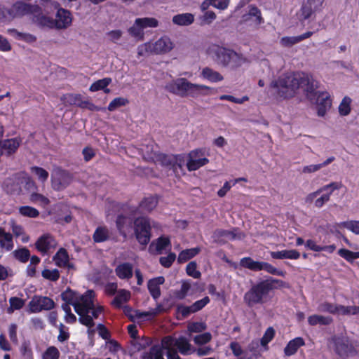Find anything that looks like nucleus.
<instances>
[{"mask_svg":"<svg viewBox=\"0 0 359 359\" xmlns=\"http://www.w3.org/2000/svg\"><path fill=\"white\" fill-rule=\"evenodd\" d=\"M351 99L348 97H344L339 106V112L341 116H347L351 111Z\"/></svg>","mask_w":359,"mask_h":359,"instance_id":"nucleus-42","label":"nucleus"},{"mask_svg":"<svg viewBox=\"0 0 359 359\" xmlns=\"http://www.w3.org/2000/svg\"><path fill=\"white\" fill-rule=\"evenodd\" d=\"M56 244L53 237L49 233H46L38 238L35 246L39 252L45 254L48 252L50 248H55Z\"/></svg>","mask_w":359,"mask_h":359,"instance_id":"nucleus-14","label":"nucleus"},{"mask_svg":"<svg viewBox=\"0 0 359 359\" xmlns=\"http://www.w3.org/2000/svg\"><path fill=\"white\" fill-rule=\"evenodd\" d=\"M230 54L231 57L229 59V65L228 67L231 68V69H236L248 62V60L245 57H244L242 54L238 53L233 50H232Z\"/></svg>","mask_w":359,"mask_h":359,"instance_id":"nucleus-21","label":"nucleus"},{"mask_svg":"<svg viewBox=\"0 0 359 359\" xmlns=\"http://www.w3.org/2000/svg\"><path fill=\"white\" fill-rule=\"evenodd\" d=\"M194 16L191 13L178 14L172 18V22L180 26H188L193 23Z\"/></svg>","mask_w":359,"mask_h":359,"instance_id":"nucleus-25","label":"nucleus"},{"mask_svg":"<svg viewBox=\"0 0 359 359\" xmlns=\"http://www.w3.org/2000/svg\"><path fill=\"white\" fill-rule=\"evenodd\" d=\"M3 238L1 241V246L5 248L7 250H12L13 247L12 235L10 233L4 231Z\"/></svg>","mask_w":359,"mask_h":359,"instance_id":"nucleus-51","label":"nucleus"},{"mask_svg":"<svg viewBox=\"0 0 359 359\" xmlns=\"http://www.w3.org/2000/svg\"><path fill=\"white\" fill-rule=\"evenodd\" d=\"M111 82V79L104 78L94 82L90 87V90L92 92L103 90L105 93H109L110 90L107 88V86Z\"/></svg>","mask_w":359,"mask_h":359,"instance_id":"nucleus-28","label":"nucleus"},{"mask_svg":"<svg viewBox=\"0 0 359 359\" xmlns=\"http://www.w3.org/2000/svg\"><path fill=\"white\" fill-rule=\"evenodd\" d=\"M135 24L140 25L142 29L147 27H156L158 25V22L156 18H137L135 20Z\"/></svg>","mask_w":359,"mask_h":359,"instance_id":"nucleus-37","label":"nucleus"},{"mask_svg":"<svg viewBox=\"0 0 359 359\" xmlns=\"http://www.w3.org/2000/svg\"><path fill=\"white\" fill-rule=\"evenodd\" d=\"M148 158L159 162L163 166L172 170L174 162L176 161L175 155H166L162 153L151 154L149 155Z\"/></svg>","mask_w":359,"mask_h":359,"instance_id":"nucleus-15","label":"nucleus"},{"mask_svg":"<svg viewBox=\"0 0 359 359\" xmlns=\"http://www.w3.org/2000/svg\"><path fill=\"white\" fill-rule=\"evenodd\" d=\"M213 238L218 243H225L224 238L230 240L235 239H243L245 237V234L241 232H237V229H234L232 231L224 230V229H217L213 233Z\"/></svg>","mask_w":359,"mask_h":359,"instance_id":"nucleus-11","label":"nucleus"},{"mask_svg":"<svg viewBox=\"0 0 359 359\" xmlns=\"http://www.w3.org/2000/svg\"><path fill=\"white\" fill-rule=\"evenodd\" d=\"M136 238L138 242L142 245H147L150 241L151 238V233L150 231H135Z\"/></svg>","mask_w":359,"mask_h":359,"instance_id":"nucleus-48","label":"nucleus"},{"mask_svg":"<svg viewBox=\"0 0 359 359\" xmlns=\"http://www.w3.org/2000/svg\"><path fill=\"white\" fill-rule=\"evenodd\" d=\"M300 74L290 73L280 76L273 81L270 86L276 90L278 95L283 98L292 97L299 88Z\"/></svg>","mask_w":359,"mask_h":359,"instance_id":"nucleus-3","label":"nucleus"},{"mask_svg":"<svg viewBox=\"0 0 359 359\" xmlns=\"http://www.w3.org/2000/svg\"><path fill=\"white\" fill-rule=\"evenodd\" d=\"M209 90L210 88L205 85L195 84L189 82V87L187 88V96L197 97L200 95H207L208 94L207 91Z\"/></svg>","mask_w":359,"mask_h":359,"instance_id":"nucleus-20","label":"nucleus"},{"mask_svg":"<svg viewBox=\"0 0 359 359\" xmlns=\"http://www.w3.org/2000/svg\"><path fill=\"white\" fill-rule=\"evenodd\" d=\"M146 359H164L163 348L160 344L152 346L149 352H144Z\"/></svg>","mask_w":359,"mask_h":359,"instance_id":"nucleus-29","label":"nucleus"},{"mask_svg":"<svg viewBox=\"0 0 359 359\" xmlns=\"http://www.w3.org/2000/svg\"><path fill=\"white\" fill-rule=\"evenodd\" d=\"M338 314L341 315H356L359 313V306H345L343 305H339Z\"/></svg>","mask_w":359,"mask_h":359,"instance_id":"nucleus-44","label":"nucleus"},{"mask_svg":"<svg viewBox=\"0 0 359 359\" xmlns=\"http://www.w3.org/2000/svg\"><path fill=\"white\" fill-rule=\"evenodd\" d=\"M10 307L8 309V312L11 313L14 309L18 310L23 307L25 301L20 298L13 297L9 299Z\"/></svg>","mask_w":359,"mask_h":359,"instance_id":"nucleus-46","label":"nucleus"},{"mask_svg":"<svg viewBox=\"0 0 359 359\" xmlns=\"http://www.w3.org/2000/svg\"><path fill=\"white\" fill-rule=\"evenodd\" d=\"M301 82L299 88H302L306 97L317 104V114L319 116H323L326 111L330 109L332 102L327 92L318 91V82L312 76L300 74Z\"/></svg>","mask_w":359,"mask_h":359,"instance_id":"nucleus-2","label":"nucleus"},{"mask_svg":"<svg viewBox=\"0 0 359 359\" xmlns=\"http://www.w3.org/2000/svg\"><path fill=\"white\" fill-rule=\"evenodd\" d=\"M273 290L271 282L269 280H263L245 293L244 299L250 306L256 304H262L268 296L269 292Z\"/></svg>","mask_w":359,"mask_h":359,"instance_id":"nucleus-4","label":"nucleus"},{"mask_svg":"<svg viewBox=\"0 0 359 359\" xmlns=\"http://www.w3.org/2000/svg\"><path fill=\"white\" fill-rule=\"evenodd\" d=\"M116 275L121 279H129L133 276V266L130 263H123L116 269Z\"/></svg>","mask_w":359,"mask_h":359,"instance_id":"nucleus-26","label":"nucleus"},{"mask_svg":"<svg viewBox=\"0 0 359 359\" xmlns=\"http://www.w3.org/2000/svg\"><path fill=\"white\" fill-rule=\"evenodd\" d=\"M19 212L23 216L33 218L36 217L39 215V212L31 206H22L19 208Z\"/></svg>","mask_w":359,"mask_h":359,"instance_id":"nucleus-47","label":"nucleus"},{"mask_svg":"<svg viewBox=\"0 0 359 359\" xmlns=\"http://www.w3.org/2000/svg\"><path fill=\"white\" fill-rule=\"evenodd\" d=\"M200 252L201 248L198 247L184 250L179 254L177 262L179 263H184L195 257Z\"/></svg>","mask_w":359,"mask_h":359,"instance_id":"nucleus-27","label":"nucleus"},{"mask_svg":"<svg viewBox=\"0 0 359 359\" xmlns=\"http://www.w3.org/2000/svg\"><path fill=\"white\" fill-rule=\"evenodd\" d=\"M339 228H346L353 233L359 235V221L351 220L336 224Z\"/></svg>","mask_w":359,"mask_h":359,"instance_id":"nucleus-38","label":"nucleus"},{"mask_svg":"<svg viewBox=\"0 0 359 359\" xmlns=\"http://www.w3.org/2000/svg\"><path fill=\"white\" fill-rule=\"evenodd\" d=\"M197 264L196 262H189L186 268L187 273L189 276L194 278H199L201 277V272L196 270Z\"/></svg>","mask_w":359,"mask_h":359,"instance_id":"nucleus-53","label":"nucleus"},{"mask_svg":"<svg viewBox=\"0 0 359 359\" xmlns=\"http://www.w3.org/2000/svg\"><path fill=\"white\" fill-rule=\"evenodd\" d=\"M212 339V335L210 332H205L196 335L194 338V342L198 345H203L209 342Z\"/></svg>","mask_w":359,"mask_h":359,"instance_id":"nucleus-57","label":"nucleus"},{"mask_svg":"<svg viewBox=\"0 0 359 359\" xmlns=\"http://www.w3.org/2000/svg\"><path fill=\"white\" fill-rule=\"evenodd\" d=\"M304 345V339L302 337H297L289 341L284 349V353L286 355L290 356L294 355L297 351L298 348Z\"/></svg>","mask_w":359,"mask_h":359,"instance_id":"nucleus-23","label":"nucleus"},{"mask_svg":"<svg viewBox=\"0 0 359 359\" xmlns=\"http://www.w3.org/2000/svg\"><path fill=\"white\" fill-rule=\"evenodd\" d=\"M206 325L204 323L195 322L188 325V330L190 332H201L206 329Z\"/></svg>","mask_w":359,"mask_h":359,"instance_id":"nucleus-60","label":"nucleus"},{"mask_svg":"<svg viewBox=\"0 0 359 359\" xmlns=\"http://www.w3.org/2000/svg\"><path fill=\"white\" fill-rule=\"evenodd\" d=\"M175 347L182 355H187L190 353L191 345L186 337H180L175 339Z\"/></svg>","mask_w":359,"mask_h":359,"instance_id":"nucleus-22","label":"nucleus"},{"mask_svg":"<svg viewBox=\"0 0 359 359\" xmlns=\"http://www.w3.org/2000/svg\"><path fill=\"white\" fill-rule=\"evenodd\" d=\"M176 259V255L174 252H170L166 257H161L159 259L160 264L165 267L169 268Z\"/></svg>","mask_w":359,"mask_h":359,"instance_id":"nucleus-54","label":"nucleus"},{"mask_svg":"<svg viewBox=\"0 0 359 359\" xmlns=\"http://www.w3.org/2000/svg\"><path fill=\"white\" fill-rule=\"evenodd\" d=\"M198 153H200L199 151H194L190 153V159L187 163V168L189 171L196 170L209 162V160L207 158L193 159V158H195L198 156Z\"/></svg>","mask_w":359,"mask_h":359,"instance_id":"nucleus-18","label":"nucleus"},{"mask_svg":"<svg viewBox=\"0 0 359 359\" xmlns=\"http://www.w3.org/2000/svg\"><path fill=\"white\" fill-rule=\"evenodd\" d=\"M54 306L53 300L48 297L35 295L29 302V310L32 313H38L42 310H50Z\"/></svg>","mask_w":359,"mask_h":359,"instance_id":"nucleus-7","label":"nucleus"},{"mask_svg":"<svg viewBox=\"0 0 359 359\" xmlns=\"http://www.w3.org/2000/svg\"><path fill=\"white\" fill-rule=\"evenodd\" d=\"M20 140L18 138L7 139L0 141V148L4 154L11 155L16 151L20 144Z\"/></svg>","mask_w":359,"mask_h":359,"instance_id":"nucleus-17","label":"nucleus"},{"mask_svg":"<svg viewBox=\"0 0 359 359\" xmlns=\"http://www.w3.org/2000/svg\"><path fill=\"white\" fill-rule=\"evenodd\" d=\"M157 200L152 196L145 198L140 203V209L141 212H150L157 205Z\"/></svg>","mask_w":359,"mask_h":359,"instance_id":"nucleus-30","label":"nucleus"},{"mask_svg":"<svg viewBox=\"0 0 359 359\" xmlns=\"http://www.w3.org/2000/svg\"><path fill=\"white\" fill-rule=\"evenodd\" d=\"M31 170L38 177L41 182H45L48 177V172L43 168L37 166H33Z\"/></svg>","mask_w":359,"mask_h":359,"instance_id":"nucleus-56","label":"nucleus"},{"mask_svg":"<svg viewBox=\"0 0 359 359\" xmlns=\"http://www.w3.org/2000/svg\"><path fill=\"white\" fill-rule=\"evenodd\" d=\"M154 245V242L151 244L150 248ZM155 245L156 251L160 254L163 250L170 245V241L167 237L161 236L156 241Z\"/></svg>","mask_w":359,"mask_h":359,"instance_id":"nucleus-43","label":"nucleus"},{"mask_svg":"<svg viewBox=\"0 0 359 359\" xmlns=\"http://www.w3.org/2000/svg\"><path fill=\"white\" fill-rule=\"evenodd\" d=\"M12 20L31 12V6L23 2L15 3L10 9Z\"/></svg>","mask_w":359,"mask_h":359,"instance_id":"nucleus-19","label":"nucleus"},{"mask_svg":"<svg viewBox=\"0 0 359 359\" xmlns=\"http://www.w3.org/2000/svg\"><path fill=\"white\" fill-rule=\"evenodd\" d=\"M339 304L324 302L319 305L318 310L321 312H327L332 314H338Z\"/></svg>","mask_w":359,"mask_h":359,"instance_id":"nucleus-40","label":"nucleus"},{"mask_svg":"<svg viewBox=\"0 0 359 359\" xmlns=\"http://www.w3.org/2000/svg\"><path fill=\"white\" fill-rule=\"evenodd\" d=\"M7 32L16 39H21L27 42L31 43L36 40V38L34 36L30 34L20 32L15 29H8Z\"/></svg>","mask_w":359,"mask_h":359,"instance_id":"nucleus-36","label":"nucleus"},{"mask_svg":"<svg viewBox=\"0 0 359 359\" xmlns=\"http://www.w3.org/2000/svg\"><path fill=\"white\" fill-rule=\"evenodd\" d=\"M175 339L172 337L167 336L163 338L161 341V345L160 346L163 348V350L165 349L167 351H168L169 350H172L175 348L172 347L175 346Z\"/></svg>","mask_w":359,"mask_h":359,"instance_id":"nucleus-58","label":"nucleus"},{"mask_svg":"<svg viewBox=\"0 0 359 359\" xmlns=\"http://www.w3.org/2000/svg\"><path fill=\"white\" fill-rule=\"evenodd\" d=\"M130 296V292L125 290H121L118 292L117 295L114 299L112 304L119 308L123 302H126L129 299Z\"/></svg>","mask_w":359,"mask_h":359,"instance_id":"nucleus-39","label":"nucleus"},{"mask_svg":"<svg viewBox=\"0 0 359 359\" xmlns=\"http://www.w3.org/2000/svg\"><path fill=\"white\" fill-rule=\"evenodd\" d=\"M72 181V175L67 171L57 168L52 173V186L55 190L66 188Z\"/></svg>","mask_w":359,"mask_h":359,"instance_id":"nucleus-6","label":"nucleus"},{"mask_svg":"<svg viewBox=\"0 0 359 359\" xmlns=\"http://www.w3.org/2000/svg\"><path fill=\"white\" fill-rule=\"evenodd\" d=\"M135 231H151V226L149 219L144 217L137 218L135 222Z\"/></svg>","mask_w":359,"mask_h":359,"instance_id":"nucleus-33","label":"nucleus"},{"mask_svg":"<svg viewBox=\"0 0 359 359\" xmlns=\"http://www.w3.org/2000/svg\"><path fill=\"white\" fill-rule=\"evenodd\" d=\"M308 322L311 325H316L317 324L327 325L332 322V318L320 315H313L309 317Z\"/></svg>","mask_w":359,"mask_h":359,"instance_id":"nucleus-35","label":"nucleus"},{"mask_svg":"<svg viewBox=\"0 0 359 359\" xmlns=\"http://www.w3.org/2000/svg\"><path fill=\"white\" fill-rule=\"evenodd\" d=\"M93 238L96 243L104 242L109 239V231L106 227H97L94 232Z\"/></svg>","mask_w":359,"mask_h":359,"instance_id":"nucleus-32","label":"nucleus"},{"mask_svg":"<svg viewBox=\"0 0 359 359\" xmlns=\"http://www.w3.org/2000/svg\"><path fill=\"white\" fill-rule=\"evenodd\" d=\"M332 341L334 352L341 358L346 359L349 356L356 355V349L347 338L334 337Z\"/></svg>","mask_w":359,"mask_h":359,"instance_id":"nucleus-5","label":"nucleus"},{"mask_svg":"<svg viewBox=\"0 0 359 359\" xmlns=\"http://www.w3.org/2000/svg\"><path fill=\"white\" fill-rule=\"evenodd\" d=\"M152 53L162 54L171 50L173 45L170 39L167 36H163L157 40L155 43H151Z\"/></svg>","mask_w":359,"mask_h":359,"instance_id":"nucleus-13","label":"nucleus"},{"mask_svg":"<svg viewBox=\"0 0 359 359\" xmlns=\"http://www.w3.org/2000/svg\"><path fill=\"white\" fill-rule=\"evenodd\" d=\"M338 254L349 262H353L355 259L354 252L350 251L347 249L341 248L339 250Z\"/></svg>","mask_w":359,"mask_h":359,"instance_id":"nucleus-64","label":"nucleus"},{"mask_svg":"<svg viewBox=\"0 0 359 359\" xmlns=\"http://www.w3.org/2000/svg\"><path fill=\"white\" fill-rule=\"evenodd\" d=\"M5 185L6 187V191L11 194H19L21 191V188L18 182H15L12 179H8L6 181Z\"/></svg>","mask_w":359,"mask_h":359,"instance_id":"nucleus-45","label":"nucleus"},{"mask_svg":"<svg viewBox=\"0 0 359 359\" xmlns=\"http://www.w3.org/2000/svg\"><path fill=\"white\" fill-rule=\"evenodd\" d=\"M323 4V0H307L300 10L299 18L304 20L309 18L311 15L318 11Z\"/></svg>","mask_w":359,"mask_h":359,"instance_id":"nucleus-10","label":"nucleus"},{"mask_svg":"<svg viewBox=\"0 0 359 359\" xmlns=\"http://www.w3.org/2000/svg\"><path fill=\"white\" fill-rule=\"evenodd\" d=\"M55 21L56 29H63L67 28L72 21L71 13L66 9L58 8L55 15Z\"/></svg>","mask_w":359,"mask_h":359,"instance_id":"nucleus-12","label":"nucleus"},{"mask_svg":"<svg viewBox=\"0 0 359 359\" xmlns=\"http://www.w3.org/2000/svg\"><path fill=\"white\" fill-rule=\"evenodd\" d=\"M14 257L22 263H25L29 260L30 252L26 248H22L13 251Z\"/></svg>","mask_w":359,"mask_h":359,"instance_id":"nucleus-41","label":"nucleus"},{"mask_svg":"<svg viewBox=\"0 0 359 359\" xmlns=\"http://www.w3.org/2000/svg\"><path fill=\"white\" fill-rule=\"evenodd\" d=\"M189 81L185 78L177 79L168 83L165 89L171 93L181 97L187 96V88L189 87Z\"/></svg>","mask_w":359,"mask_h":359,"instance_id":"nucleus-9","label":"nucleus"},{"mask_svg":"<svg viewBox=\"0 0 359 359\" xmlns=\"http://www.w3.org/2000/svg\"><path fill=\"white\" fill-rule=\"evenodd\" d=\"M93 292L88 290L84 294H79L69 288L61 294L62 299L68 304H72L76 313L79 316V321L83 325L90 328L95 325L90 310L93 308Z\"/></svg>","mask_w":359,"mask_h":359,"instance_id":"nucleus-1","label":"nucleus"},{"mask_svg":"<svg viewBox=\"0 0 359 359\" xmlns=\"http://www.w3.org/2000/svg\"><path fill=\"white\" fill-rule=\"evenodd\" d=\"M128 102V100L123 97H116L114 99L108 106L109 111H114L116 108L124 106Z\"/></svg>","mask_w":359,"mask_h":359,"instance_id":"nucleus-59","label":"nucleus"},{"mask_svg":"<svg viewBox=\"0 0 359 359\" xmlns=\"http://www.w3.org/2000/svg\"><path fill=\"white\" fill-rule=\"evenodd\" d=\"M42 276L47 280L56 281L60 278L59 271L56 269L53 270L44 269L41 272Z\"/></svg>","mask_w":359,"mask_h":359,"instance_id":"nucleus-49","label":"nucleus"},{"mask_svg":"<svg viewBox=\"0 0 359 359\" xmlns=\"http://www.w3.org/2000/svg\"><path fill=\"white\" fill-rule=\"evenodd\" d=\"M241 265L252 271L262 270V262L254 261L250 257H245L241 260Z\"/></svg>","mask_w":359,"mask_h":359,"instance_id":"nucleus-31","label":"nucleus"},{"mask_svg":"<svg viewBox=\"0 0 359 359\" xmlns=\"http://www.w3.org/2000/svg\"><path fill=\"white\" fill-rule=\"evenodd\" d=\"M297 43H299V39L298 38V36H283L280 40V44L283 47H292Z\"/></svg>","mask_w":359,"mask_h":359,"instance_id":"nucleus-52","label":"nucleus"},{"mask_svg":"<svg viewBox=\"0 0 359 359\" xmlns=\"http://www.w3.org/2000/svg\"><path fill=\"white\" fill-rule=\"evenodd\" d=\"M60 352L55 346H50L43 354V359H58Z\"/></svg>","mask_w":359,"mask_h":359,"instance_id":"nucleus-55","label":"nucleus"},{"mask_svg":"<svg viewBox=\"0 0 359 359\" xmlns=\"http://www.w3.org/2000/svg\"><path fill=\"white\" fill-rule=\"evenodd\" d=\"M164 282L165 278L163 276H158L148 281V290L154 299H156L161 296V290L159 286L163 284Z\"/></svg>","mask_w":359,"mask_h":359,"instance_id":"nucleus-16","label":"nucleus"},{"mask_svg":"<svg viewBox=\"0 0 359 359\" xmlns=\"http://www.w3.org/2000/svg\"><path fill=\"white\" fill-rule=\"evenodd\" d=\"M275 334V331L273 327H269L262 338L261 339L260 343L261 345L265 346L268 344V343L272 340Z\"/></svg>","mask_w":359,"mask_h":359,"instance_id":"nucleus-61","label":"nucleus"},{"mask_svg":"<svg viewBox=\"0 0 359 359\" xmlns=\"http://www.w3.org/2000/svg\"><path fill=\"white\" fill-rule=\"evenodd\" d=\"M201 76L213 83L221 81L224 79L223 76L218 72L210 67H205L202 69Z\"/></svg>","mask_w":359,"mask_h":359,"instance_id":"nucleus-24","label":"nucleus"},{"mask_svg":"<svg viewBox=\"0 0 359 359\" xmlns=\"http://www.w3.org/2000/svg\"><path fill=\"white\" fill-rule=\"evenodd\" d=\"M231 51V49L219 46H215L211 49L214 61L223 67H228Z\"/></svg>","mask_w":359,"mask_h":359,"instance_id":"nucleus-8","label":"nucleus"},{"mask_svg":"<svg viewBox=\"0 0 359 359\" xmlns=\"http://www.w3.org/2000/svg\"><path fill=\"white\" fill-rule=\"evenodd\" d=\"M262 270H264L271 274L278 275L283 277L285 276V272L278 270L276 267L265 262H262Z\"/></svg>","mask_w":359,"mask_h":359,"instance_id":"nucleus-50","label":"nucleus"},{"mask_svg":"<svg viewBox=\"0 0 359 359\" xmlns=\"http://www.w3.org/2000/svg\"><path fill=\"white\" fill-rule=\"evenodd\" d=\"M210 302V299L208 297H205L201 300L196 301L191 305L192 311L194 312H197L202 309L208 302Z\"/></svg>","mask_w":359,"mask_h":359,"instance_id":"nucleus-63","label":"nucleus"},{"mask_svg":"<svg viewBox=\"0 0 359 359\" xmlns=\"http://www.w3.org/2000/svg\"><path fill=\"white\" fill-rule=\"evenodd\" d=\"M53 260L58 266H65L69 261L67 250L64 248H60L54 255Z\"/></svg>","mask_w":359,"mask_h":359,"instance_id":"nucleus-34","label":"nucleus"},{"mask_svg":"<svg viewBox=\"0 0 359 359\" xmlns=\"http://www.w3.org/2000/svg\"><path fill=\"white\" fill-rule=\"evenodd\" d=\"M128 32L130 35H132L134 37H137L140 39H143L144 32L143 29L141 26L137 25V24H134L133 26H132L129 29Z\"/></svg>","mask_w":359,"mask_h":359,"instance_id":"nucleus-62","label":"nucleus"}]
</instances>
